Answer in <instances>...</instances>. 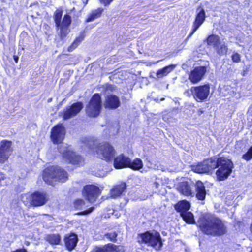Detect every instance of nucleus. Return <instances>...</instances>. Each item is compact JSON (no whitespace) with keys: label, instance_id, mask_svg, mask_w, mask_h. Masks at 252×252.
<instances>
[{"label":"nucleus","instance_id":"1","mask_svg":"<svg viewBox=\"0 0 252 252\" xmlns=\"http://www.w3.org/2000/svg\"><path fill=\"white\" fill-rule=\"evenodd\" d=\"M200 230L206 235L220 236L226 233L225 221L211 214H204L198 221Z\"/></svg>","mask_w":252,"mask_h":252},{"label":"nucleus","instance_id":"2","mask_svg":"<svg viewBox=\"0 0 252 252\" xmlns=\"http://www.w3.org/2000/svg\"><path fill=\"white\" fill-rule=\"evenodd\" d=\"M84 146L89 150L97 155L98 157L107 161L112 160L115 155L114 148L108 143H98L91 138L84 139Z\"/></svg>","mask_w":252,"mask_h":252},{"label":"nucleus","instance_id":"3","mask_svg":"<svg viewBox=\"0 0 252 252\" xmlns=\"http://www.w3.org/2000/svg\"><path fill=\"white\" fill-rule=\"evenodd\" d=\"M44 181L51 185H54L58 181L64 182L68 179V174L58 166H51L43 171Z\"/></svg>","mask_w":252,"mask_h":252},{"label":"nucleus","instance_id":"4","mask_svg":"<svg viewBox=\"0 0 252 252\" xmlns=\"http://www.w3.org/2000/svg\"><path fill=\"white\" fill-rule=\"evenodd\" d=\"M215 162L217 163L216 168H218L216 171L218 179L222 181L227 179L231 173L234 167L231 160L225 157L218 158H215Z\"/></svg>","mask_w":252,"mask_h":252},{"label":"nucleus","instance_id":"5","mask_svg":"<svg viewBox=\"0 0 252 252\" xmlns=\"http://www.w3.org/2000/svg\"><path fill=\"white\" fill-rule=\"evenodd\" d=\"M62 12L60 10L56 11L54 14V20L56 26L57 27L58 35L61 39H63L70 32L69 26L71 22V17L68 15H65L62 22Z\"/></svg>","mask_w":252,"mask_h":252},{"label":"nucleus","instance_id":"6","mask_svg":"<svg viewBox=\"0 0 252 252\" xmlns=\"http://www.w3.org/2000/svg\"><path fill=\"white\" fill-rule=\"evenodd\" d=\"M137 239L139 243L147 244L156 250H160L163 245L160 235L156 231L152 233L148 231L141 234L138 236Z\"/></svg>","mask_w":252,"mask_h":252},{"label":"nucleus","instance_id":"7","mask_svg":"<svg viewBox=\"0 0 252 252\" xmlns=\"http://www.w3.org/2000/svg\"><path fill=\"white\" fill-rule=\"evenodd\" d=\"M58 150L62 154L63 159L68 163L78 166L83 164V158L71 151L67 144H61L59 146Z\"/></svg>","mask_w":252,"mask_h":252},{"label":"nucleus","instance_id":"8","mask_svg":"<svg viewBox=\"0 0 252 252\" xmlns=\"http://www.w3.org/2000/svg\"><path fill=\"white\" fill-rule=\"evenodd\" d=\"M207 43L209 45L213 46L216 53L220 56L226 55L228 48L227 44L224 41H221L219 36L216 35H211L207 39Z\"/></svg>","mask_w":252,"mask_h":252},{"label":"nucleus","instance_id":"9","mask_svg":"<svg viewBox=\"0 0 252 252\" xmlns=\"http://www.w3.org/2000/svg\"><path fill=\"white\" fill-rule=\"evenodd\" d=\"M102 108L101 98L99 94H95L86 107V112L90 117L98 116Z\"/></svg>","mask_w":252,"mask_h":252},{"label":"nucleus","instance_id":"10","mask_svg":"<svg viewBox=\"0 0 252 252\" xmlns=\"http://www.w3.org/2000/svg\"><path fill=\"white\" fill-rule=\"evenodd\" d=\"M215 158H211L204 160L196 165L193 166L192 169L198 173H208L212 172L216 168Z\"/></svg>","mask_w":252,"mask_h":252},{"label":"nucleus","instance_id":"11","mask_svg":"<svg viewBox=\"0 0 252 252\" xmlns=\"http://www.w3.org/2000/svg\"><path fill=\"white\" fill-rule=\"evenodd\" d=\"M191 92L194 98L198 102L205 101L210 93L209 85H204L198 87H191Z\"/></svg>","mask_w":252,"mask_h":252},{"label":"nucleus","instance_id":"12","mask_svg":"<svg viewBox=\"0 0 252 252\" xmlns=\"http://www.w3.org/2000/svg\"><path fill=\"white\" fill-rule=\"evenodd\" d=\"M65 130L62 124H58L53 127L51 132V139L55 144L61 143L64 138Z\"/></svg>","mask_w":252,"mask_h":252},{"label":"nucleus","instance_id":"13","mask_svg":"<svg viewBox=\"0 0 252 252\" xmlns=\"http://www.w3.org/2000/svg\"><path fill=\"white\" fill-rule=\"evenodd\" d=\"M101 193L99 187L95 185H86L84 187L83 194L90 202L94 201Z\"/></svg>","mask_w":252,"mask_h":252},{"label":"nucleus","instance_id":"14","mask_svg":"<svg viewBox=\"0 0 252 252\" xmlns=\"http://www.w3.org/2000/svg\"><path fill=\"white\" fill-rule=\"evenodd\" d=\"M194 183L191 181H183L179 183L177 189L182 194L187 196H194L195 192L193 190Z\"/></svg>","mask_w":252,"mask_h":252},{"label":"nucleus","instance_id":"15","mask_svg":"<svg viewBox=\"0 0 252 252\" xmlns=\"http://www.w3.org/2000/svg\"><path fill=\"white\" fill-rule=\"evenodd\" d=\"M49 200L48 194L44 191H36L31 196V204L34 207L41 206Z\"/></svg>","mask_w":252,"mask_h":252},{"label":"nucleus","instance_id":"16","mask_svg":"<svg viewBox=\"0 0 252 252\" xmlns=\"http://www.w3.org/2000/svg\"><path fill=\"white\" fill-rule=\"evenodd\" d=\"M206 71L207 68L206 66L195 67L190 72L189 79L192 83L196 84L203 79Z\"/></svg>","mask_w":252,"mask_h":252},{"label":"nucleus","instance_id":"17","mask_svg":"<svg viewBox=\"0 0 252 252\" xmlns=\"http://www.w3.org/2000/svg\"><path fill=\"white\" fill-rule=\"evenodd\" d=\"M12 151L11 142L6 140L2 141L0 146V162L4 163L7 160Z\"/></svg>","mask_w":252,"mask_h":252},{"label":"nucleus","instance_id":"18","mask_svg":"<svg viewBox=\"0 0 252 252\" xmlns=\"http://www.w3.org/2000/svg\"><path fill=\"white\" fill-rule=\"evenodd\" d=\"M196 11L197 15L195 21L193 22L192 32L188 36L187 40L189 39L193 35L205 21V13L204 10L202 8L199 7L197 9Z\"/></svg>","mask_w":252,"mask_h":252},{"label":"nucleus","instance_id":"19","mask_svg":"<svg viewBox=\"0 0 252 252\" xmlns=\"http://www.w3.org/2000/svg\"><path fill=\"white\" fill-rule=\"evenodd\" d=\"M83 108L81 102H77L66 107L63 111V119L67 120L76 115Z\"/></svg>","mask_w":252,"mask_h":252},{"label":"nucleus","instance_id":"20","mask_svg":"<svg viewBox=\"0 0 252 252\" xmlns=\"http://www.w3.org/2000/svg\"><path fill=\"white\" fill-rule=\"evenodd\" d=\"M120 105V101L119 97L113 94H108L105 97L104 105L106 108L110 109H115Z\"/></svg>","mask_w":252,"mask_h":252},{"label":"nucleus","instance_id":"21","mask_svg":"<svg viewBox=\"0 0 252 252\" xmlns=\"http://www.w3.org/2000/svg\"><path fill=\"white\" fill-rule=\"evenodd\" d=\"M130 163V159L121 154L114 158V166L116 169L128 167Z\"/></svg>","mask_w":252,"mask_h":252},{"label":"nucleus","instance_id":"22","mask_svg":"<svg viewBox=\"0 0 252 252\" xmlns=\"http://www.w3.org/2000/svg\"><path fill=\"white\" fill-rule=\"evenodd\" d=\"M195 188V195L198 200L203 201L205 199L206 191L205 187L200 181H197L194 184Z\"/></svg>","mask_w":252,"mask_h":252},{"label":"nucleus","instance_id":"23","mask_svg":"<svg viewBox=\"0 0 252 252\" xmlns=\"http://www.w3.org/2000/svg\"><path fill=\"white\" fill-rule=\"evenodd\" d=\"M65 246L67 250L71 251L75 248L78 242V237L75 234L66 235L64 239Z\"/></svg>","mask_w":252,"mask_h":252},{"label":"nucleus","instance_id":"24","mask_svg":"<svg viewBox=\"0 0 252 252\" xmlns=\"http://www.w3.org/2000/svg\"><path fill=\"white\" fill-rule=\"evenodd\" d=\"M175 68V65H169L162 68L158 69L156 74V80H158L167 76Z\"/></svg>","mask_w":252,"mask_h":252},{"label":"nucleus","instance_id":"25","mask_svg":"<svg viewBox=\"0 0 252 252\" xmlns=\"http://www.w3.org/2000/svg\"><path fill=\"white\" fill-rule=\"evenodd\" d=\"M126 185L125 183H122L120 185H116L110 192V197L116 198L119 196L126 189Z\"/></svg>","mask_w":252,"mask_h":252},{"label":"nucleus","instance_id":"26","mask_svg":"<svg viewBox=\"0 0 252 252\" xmlns=\"http://www.w3.org/2000/svg\"><path fill=\"white\" fill-rule=\"evenodd\" d=\"M190 205L189 202L186 200H182L178 202L175 205V210L181 213V215L185 212H188L189 209Z\"/></svg>","mask_w":252,"mask_h":252},{"label":"nucleus","instance_id":"27","mask_svg":"<svg viewBox=\"0 0 252 252\" xmlns=\"http://www.w3.org/2000/svg\"><path fill=\"white\" fill-rule=\"evenodd\" d=\"M103 11V9L101 8H98L96 10L93 11L90 16L87 19L86 22H90L99 18L100 17Z\"/></svg>","mask_w":252,"mask_h":252},{"label":"nucleus","instance_id":"28","mask_svg":"<svg viewBox=\"0 0 252 252\" xmlns=\"http://www.w3.org/2000/svg\"><path fill=\"white\" fill-rule=\"evenodd\" d=\"M143 166L142 161L140 158H136L133 161L130 160V163L128 167H129L133 170H139Z\"/></svg>","mask_w":252,"mask_h":252},{"label":"nucleus","instance_id":"29","mask_svg":"<svg viewBox=\"0 0 252 252\" xmlns=\"http://www.w3.org/2000/svg\"><path fill=\"white\" fill-rule=\"evenodd\" d=\"M46 240L52 245H58L61 241V237L59 234H50L46 236Z\"/></svg>","mask_w":252,"mask_h":252},{"label":"nucleus","instance_id":"30","mask_svg":"<svg viewBox=\"0 0 252 252\" xmlns=\"http://www.w3.org/2000/svg\"><path fill=\"white\" fill-rule=\"evenodd\" d=\"M183 220L188 223L194 224L195 220L192 213L190 212H187L181 215Z\"/></svg>","mask_w":252,"mask_h":252},{"label":"nucleus","instance_id":"31","mask_svg":"<svg viewBox=\"0 0 252 252\" xmlns=\"http://www.w3.org/2000/svg\"><path fill=\"white\" fill-rule=\"evenodd\" d=\"M84 40L83 35H80L79 37H77L72 44L68 47V51L69 52L72 51L74 50L80 44L81 42H82Z\"/></svg>","mask_w":252,"mask_h":252},{"label":"nucleus","instance_id":"32","mask_svg":"<svg viewBox=\"0 0 252 252\" xmlns=\"http://www.w3.org/2000/svg\"><path fill=\"white\" fill-rule=\"evenodd\" d=\"M84 40L83 35H80L79 37H77L72 44L68 47V51L69 52L72 51L74 50L80 44L81 42H82Z\"/></svg>","mask_w":252,"mask_h":252},{"label":"nucleus","instance_id":"33","mask_svg":"<svg viewBox=\"0 0 252 252\" xmlns=\"http://www.w3.org/2000/svg\"><path fill=\"white\" fill-rule=\"evenodd\" d=\"M118 236L117 233L116 232H111L110 233H108L105 234L104 236V239L106 238L108 239L109 241H112L113 242H115L116 241V238Z\"/></svg>","mask_w":252,"mask_h":252},{"label":"nucleus","instance_id":"34","mask_svg":"<svg viewBox=\"0 0 252 252\" xmlns=\"http://www.w3.org/2000/svg\"><path fill=\"white\" fill-rule=\"evenodd\" d=\"M112 248L109 247L108 244L101 248H96L92 252H112Z\"/></svg>","mask_w":252,"mask_h":252},{"label":"nucleus","instance_id":"35","mask_svg":"<svg viewBox=\"0 0 252 252\" xmlns=\"http://www.w3.org/2000/svg\"><path fill=\"white\" fill-rule=\"evenodd\" d=\"M242 158L246 161H249L252 158V146L245 154L243 155Z\"/></svg>","mask_w":252,"mask_h":252},{"label":"nucleus","instance_id":"36","mask_svg":"<svg viewBox=\"0 0 252 252\" xmlns=\"http://www.w3.org/2000/svg\"><path fill=\"white\" fill-rule=\"evenodd\" d=\"M85 202L82 199L76 200L74 202V207L77 209H82Z\"/></svg>","mask_w":252,"mask_h":252},{"label":"nucleus","instance_id":"37","mask_svg":"<svg viewBox=\"0 0 252 252\" xmlns=\"http://www.w3.org/2000/svg\"><path fill=\"white\" fill-rule=\"evenodd\" d=\"M109 247L112 248V252H123L124 251V249L121 246H116L114 244H108Z\"/></svg>","mask_w":252,"mask_h":252},{"label":"nucleus","instance_id":"38","mask_svg":"<svg viewBox=\"0 0 252 252\" xmlns=\"http://www.w3.org/2000/svg\"><path fill=\"white\" fill-rule=\"evenodd\" d=\"M232 60L234 62L239 63L241 60V56L237 53H234L232 55Z\"/></svg>","mask_w":252,"mask_h":252},{"label":"nucleus","instance_id":"39","mask_svg":"<svg viewBox=\"0 0 252 252\" xmlns=\"http://www.w3.org/2000/svg\"><path fill=\"white\" fill-rule=\"evenodd\" d=\"M94 209V207H91L89 209L85 210L79 213L80 215H85L91 213Z\"/></svg>","mask_w":252,"mask_h":252},{"label":"nucleus","instance_id":"40","mask_svg":"<svg viewBox=\"0 0 252 252\" xmlns=\"http://www.w3.org/2000/svg\"><path fill=\"white\" fill-rule=\"evenodd\" d=\"M115 87L112 85H108L106 87V91H113L115 90Z\"/></svg>","mask_w":252,"mask_h":252},{"label":"nucleus","instance_id":"41","mask_svg":"<svg viewBox=\"0 0 252 252\" xmlns=\"http://www.w3.org/2000/svg\"><path fill=\"white\" fill-rule=\"evenodd\" d=\"M105 6L109 5L113 0H100Z\"/></svg>","mask_w":252,"mask_h":252},{"label":"nucleus","instance_id":"42","mask_svg":"<svg viewBox=\"0 0 252 252\" xmlns=\"http://www.w3.org/2000/svg\"><path fill=\"white\" fill-rule=\"evenodd\" d=\"M184 94L186 95L187 96H190L191 94H192L191 92V89L190 90H187L185 92Z\"/></svg>","mask_w":252,"mask_h":252},{"label":"nucleus","instance_id":"43","mask_svg":"<svg viewBox=\"0 0 252 252\" xmlns=\"http://www.w3.org/2000/svg\"><path fill=\"white\" fill-rule=\"evenodd\" d=\"M12 252H27V250L25 249H19Z\"/></svg>","mask_w":252,"mask_h":252},{"label":"nucleus","instance_id":"44","mask_svg":"<svg viewBox=\"0 0 252 252\" xmlns=\"http://www.w3.org/2000/svg\"><path fill=\"white\" fill-rule=\"evenodd\" d=\"M154 185L155 186V187L158 188V185H159V184L158 183H157V182H155L154 183Z\"/></svg>","mask_w":252,"mask_h":252},{"label":"nucleus","instance_id":"45","mask_svg":"<svg viewBox=\"0 0 252 252\" xmlns=\"http://www.w3.org/2000/svg\"><path fill=\"white\" fill-rule=\"evenodd\" d=\"M4 178H5L4 175H1V178H0V182H1V180H4Z\"/></svg>","mask_w":252,"mask_h":252},{"label":"nucleus","instance_id":"46","mask_svg":"<svg viewBox=\"0 0 252 252\" xmlns=\"http://www.w3.org/2000/svg\"><path fill=\"white\" fill-rule=\"evenodd\" d=\"M14 59L16 63H17V62H18V57H14Z\"/></svg>","mask_w":252,"mask_h":252},{"label":"nucleus","instance_id":"47","mask_svg":"<svg viewBox=\"0 0 252 252\" xmlns=\"http://www.w3.org/2000/svg\"><path fill=\"white\" fill-rule=\"evenodd\" d=\"M83 3H84V6L88 2V0H86L85 1H83Z\"/></svg>","mask_w":252,"mask_h":252},{"label":"nucleus","instance_id":"48","mask_svg":"<svg viewBox=\"0 0 252 252\" xmlns=\"http://www.w3.org/2000/svg\"><path fill=\"white\" fill-rule=\"evenodd\" d=\"M1 175H4V174H2V173H0V178H1Z\"/></svg>","mask_w":252,"mask_h":252},{"label":"nucleus","instance_id":"49","mask_svg":"<svg viewBox=\"0 0 252 252\" xmlns=\"http://www.w3.org/2000/svg\"><path fill=\"white\" fill-rule=\"evenodd\" d=\"M161 60H159V61H157L156 62H155L154 63H158L159 61H160Z\"/></svg>","mask_w":252,"mask_h":252},{"label":"nucleus","instance_id":"50","mask_svg":"<svg viewBox=\"0 0 252 252\" xmlns=\"http://www.w3.org/2000/svg\"><path fill=\"white\" fill-rule=\"evenodd\" d=\"M164 100V98H161V100Z\"/></svg>","mask_w":252,"mask_h":252},{"label":"nucleus","instance_id":"51","mask_svg":"<svg viewBox=\"0 0 252 252\" xmlns=\"http://www.w3.org/2000/svg\"><path fill=\"white\" fill-rule=\"evenodd\" d=\"M250 252H252V249L251 250V251H250Z\"/></svg>","mask_w":252,"mask_h":252}]
</instances>
